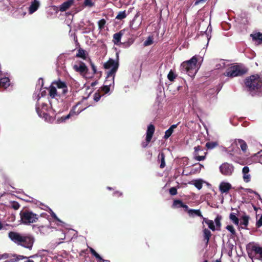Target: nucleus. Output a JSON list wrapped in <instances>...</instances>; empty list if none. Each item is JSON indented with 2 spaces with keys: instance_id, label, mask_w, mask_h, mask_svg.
Masks as SVG:
<instances>
[{
  "instance_id": "1",
  "label": "nucleus",
  "mask_w": 262,
  "mask_h": 262,
  "mask_svg": "<svg viewBox=\"0 0 262 262\" xmlns=\"http://www.w3.org/2000/svg\"><path fill=\"white\" fill-rule=\"evenodd\" d=\"M119 67L118 60H115L113 59L109 60L104 63V67L107 70V76L106 78L105 83L106 85L104 88V90L106 93L109 91L108 86L111 85V82L114 83L115 73L117 71Z\"/></svg>"
},
{
  "instance_id": "2",
  "label": "nucleus",
  "mask_w": 262,
  "mask_h": 262,
  "mask_svg": "<svg viewBox=\"0 0 262 262\" xmlns=\"http://www.w3.org/2000/svg\"><path fill=\"white\" fill-rule=\"evenodd\" d=\"M68 92L66 83L60 80L53 81L48 88L49 95L51 98L64 96Z\"/></svg>"
},
{
  "instance_id": "3",
  "label": "nucleus",
  "mask_w": 262,
  "mask_h": 262,
  "mask_svg": "<svg viewBox=\"0 0 262 262\" xmlns=\"http://www.w3.org/2000/svg\"><path fill=\"white\" fill-rule=\"evenodd\" d=\"M246 87L250 91L262 93V76L252 75L247 78L245 81Z\"/></svg>"
},
{
  "instance_id": "4",
  "label": "nucleus",
  "mask_w": 262,
  "mask_h": 262,
  "mask_svg": "<svg viewBox=\"0 0 262 262\" xmlns=\"http://www.w3.org/2000/svg\"><path fill=\"white\" fill-rule=\"evenodd\" d=\"M39 100V99H38L36 105V110L38 115L40 117L44 118L46 121L52 122L54 120V119L48 113L52 108L51 103L50 102L49 99L48 100L49 104L46 102H40Z\"/></svg>"
},
{
  "instance_id": "5",
  "label": "nucleus",
  "mask_w": 262,
  "mask_h": 262,
  "mask_svg": "<svg viewBox=\"0 0 262 262\" xmlns=\"http://www.w3.org/2000/svg\"><path fill=\"white\" fill-rule=\"evenodd\" d=\"M196 62L195 56H193L189 60L183 62L180 67L181 72L191 77H194L198 70Z\"/></svg>"
},
{
  "instance_id": "6",
  "label": "nucleus",
  "mask_w": 262,
  "mask_h": 262,
  "mask_svg": "<svg viewBox=\"0 0 262 262\" xmlns=\"http://www.w3.org/2000/svg\"><path fill=\"white\" fill-rule=\"evenodd\" d=\"M86 100V99H82V100L80 102L77 103V104L75 106H74L72 110H71L69 114L66 116H63L60 118H58L57 120V122L61 123L65 122L67 120L71 118V117L78 115L80 113H81L82 111H83L87 107V106L83 107H79L77 110V107L82 103H84V100Z\"/></svg>"
},
{
  "instance_id": "7",
  "label": "nucleus",
  "mask_w": 262,
  "mask_h": 262,
  "mask_svg": "<svg viewBox=\"0 0 262 262\" xmlns=\"http://www.w3.org/2000/svg\"><path fill=\"white\" fill-rule=\"evenodd\" d=\"M86 100V99H82V100L80 102L77 103V104L75 106H74L72 110H71L69 114L66 116H63L60 118H58L57 120V122L61 123L65 122L67 120L71 118V117L78 115L80 113H81L82 111H83L87 107V106L83 107H79L77 110V107L82 103H84V100Z\"/></svg>"
},
{
  "instance_id": "8",
  "label": "nucleus",
  "mask_w": 262,
  "mask_h": 262,
  "mask_svg": "<svg viewBox=\"0 0 262 262\" xmlns=\"http://www.w3.org/2000/svg\"><path fill=\"white\" fill-rule=\"evenodd\" d=\"M19 215L22 223L26 225L35 223L38 219V214L28 210L21 211Z\"/></svg>"
},
{
  "instance_id": "9",
  "label": "nucleus",
  "mask_w": 262,
  "mask_h": 262,
  "mask_svg": "<svg viewBox=\"0 0 262 262\" xmlns=\"http://www.w3.org/2000/svg\"><path fill=\"white\" fill-rule=\"evenodd\" d=\"M247 71V69L242 65L236 64L230 67L224 74L228 77H234L242 76Z\"/></svg>"
},
{
  "instance_id": "10",
  "label": "nucleus",
  "mask_w": 262,
  "mask_h": 262,
  "mask_svg": "<svg viewBox=\"0 0 262 262\" xmlns=\"http://www.w3.org/2000/svg\"><path fill=\"white\" fill-rule=\"evenodd\" d=\"M34 242L35 238L33 236L29 234H24L21 237V240L18 245L21 246L29 250H31L33 248Z\"/></svg>"
},
{
  "instance_id": "11",
  "label": "nucleus",
  "mask_w": 262,
  "mask_h": 262,
  "mask_svg": "<svg viewBox=\"0 0 262 262\" xmlns=\"http://www.w3.org/2000/svg\"><path fill=\"white\" fill-rule=\"evenodd\" d=\"M260 247L258 244L254 242L248 243L246 245V249L249 257L253 259L255 256L257 255Z\"/></svg>"
},
{
  "instance_id": "12",
  "label": "nucleus",
  "mask_w": 262,
  "mask_h": 262,
  "mask_svg": "<svg viewBox=\"0 0 262 262\" xmlns=\"http://www.w3.org/2000/svg\"><path fill=\"white\" fill-rule=\"evenodd\" d=\"M43 80L40 78L38 80V85H39V90L35 91L34 94V97L35 98H41L46 97L49 95L48 89L47 90L45 88H41L43 86Z\"/></svg>"
},
{
  "instance_id": "13",
  "label": "nucleus",
  "mask_w": 262,
  "mask_h": 262,
  "mask_svg": "<svg viewBox=\"0 0 262 262\" xmlns=\"http://www.w3.org/2000/svg\"><path fill=\"white\" fill-rule=\"evenodd\" d=\"M203 148L201 146L198 145L194 147L193 155L195 160L201 161L206 159L207 152H203Z\"/></svg>"
},
{
  "instance_id": "14",
  "label": "nucleus",
  "mask_w": 262,
  "mask_h": 262,
  "mask_svg": "<svg viewBox=\"0 0 262 262\" xmlns=\"http://www.w3.org/2000/svg\"><path fill=\"white\" fill-rule=\"evenodd\" d=\"M221 173L226 176H231L234 171V166L232 164L225 162L219 167Z\"/></svg>"
},
{
  "instance_id": "15",
  "label": "nucleus",
  "mask_w": 262,
  "mask_h": 262,
  "mask_svg": "<svg viewBox=\"0 0 262 262\" xmlns=\"http://www.w3.org/2000/svg\"><path fill=\"white\" fill-rule=\"evenodd\" d=\"M73 67L76 72L79 73L81 75H85L88 71L85 64L81 61L75 62Z\"/></svg>"
},
{
  "instance_id": "16",
  "label": "nucleus",
  "mask_w": 262,
  "mask_h": 262,
  "mask_svg": "<svg viewBox=\"0 0 262 262\" xmlns=\"http://www.w3.org/2000/svg\"><path fill=\"white\" fill-rule=\"evenodd\" d=\"M24 234L15 232V231H10L8 233V237L16 245H18L20 241L21 240V237Z\"/></svg>"
},
{
  "instance_id": "17",
  "label": "nucleus",
  "mask_w": 262,
  "mask_h": 262,
  "mask_svg": "<svg viewBox=\"0 0 262 262\" xmlns=\"http://www.w3.org/2000/svg\"><path fill=\"white\" fill-rule=\"evenodd\" d=\"M231 185L227 182H221L219 186V189L221 193H227L231 189Z\"/></svg>"
},
{
  "instance_id": "18",
  "label": "nucleus",
  "mask_w": 262,
  "mask_h": 262,
  "mask_svg": "<svg viewBox=\"0 0 262 262\" xmlns=\"http://www.w3.org/2000/svg\"><path fill=\"white\" fill-rule=\"evenodd\" d=\"M155 130V126L153 124H149L148 126L146 131V140L150 142Z\"/></svg>"
},
{
  "instance_id": "19",
  "label": "nucleus",
  "mask_w": 262,
  "mask_h": 262,
  "mask_svg": "<svg viewBox=\"0 0 262 262\" xmlns=\"http://www.w3.org/2000/svg\"><path fill=\"white\" fill-rule=\"evenodd\" d=\"M252 40L255 42L257 45H260L262 43V33L260 32H253L250 34Z\"/></svg>"
},
{
  "instance_id": "20",
  "label": "nucleus",
  "mask_w": 262,
  "mask_h": 262,
  "mask_svg": "<svg viewBox=\"0 0 262 262\" xmlns=\"http://www.w3.org/2000/svg\"><path fill=\"white\" fill-rule=\"evenodd\" d=\"M40 6V3L37 0H34L29 7V13L30 14H33L38 9Z\"/></svg>"
},
{
  "instance_id": "21",
  "label": "nucleus",
  "mask_w": 262,
  "mask_h": 262,
  "mask_svg": "<svg viewBox=\"0 0 262 262\" xmlns=\"http://www.w3.org/2000/svg\"><path fill=\"white\" fill-rule=\"evenodd\" d=\"M203 234L204 241L205 242L206 246L208 245L209 239L212 235L210 231L206 228H205L203 230Z\"/></svg>"
},
{
  "instance_id": "22",
  "label": "nucleus",
  "mask_w": 262,
  "mask_h": 262,
  "mask_svg": "<svg viewBox=\"0 0 262 262\" xmlns=\"http://www.w3.org/2000/svg\"><path fill=\"white\" fill-rule=\"evenodd\" d=\"M74 0H69L62 3L59 7V10L61 12L66 11L74 4Z\"/></svg>"
},
{
  "instance_id": "23",
  "label": "nucleus",
  "mask_w": 262,
  "mask_h": 262,
  "mask_svg": "<svg viewBox=\"0 0 262 262\" xmlns=\"http://www.w3.org/2000/svg\"><path fill=\"white\" fill-rule=\"evenodd\" d=\"M10 84V80L8 77H0V86L3 88H8Z\"/></svg>"
},
{
  "instance_id": "24",
  "label": "nucleus",
  "mask_w": 262,
  "mask_h": 262,
  "mask_svg": "<svg viewBox=\"0 0 262 262\" xmlns=\"http://www.w3.org/2000/svg\"><path fill=\"white\" fill-rule=\"evenodd\" d=\"M158 161L160 163V168L163 169L165 167L166 164L165 161V155L164 152H161L159 154Z\"/></svg>"
},
{
  "instance_id": "25",
  "label": "nucleus",
  "mask_w": 262,
  "mask_h": 262,
  "mask_svg": "<svg viewBox=\"0 0 262 262\" xmlns=\"http://www.w3.org/2000/svg\"><path fill=\"white\" fill-rule=\"evenodd\" d=\"M203 223H205L206 224H207L208 228L212 231H214L215 230H216L214 224V222L212 220H209L205 217H203Z\"/></svg>"
},
{
  "instance_id": "26",
  "label": "nucleus",
  "mask_w": 262,
  "mask_h": 262,
  "mask_svg": "<svg viewBox=\"0 0 262 262\" xmlns=\"http://www.w3.org/2000/svg\"><path fill=\"white\" fill-rule=\"evenodd\" d=\"M188 214L190 216L192 217H193L194 215H196L201 217L202 219L204 217L201 213L200 210L199 209L196 210L190 209L189 210H188Z\"/></svg>"
},
{
  "instance_id": "27",
  "label": "nucleus",
  "mask_w": 262,
  "mask_h": 262,
  "mask_svg": "<svg viewBox=\"0 0 262 262\" xmlns=\"http://www.w3.org/2000/svg\"><path fill=\"white\" fill-rule=\"evenodd\" d=\"M249 216L247 215H243L241 218V225L244 226L243 228L247 229L249 224Z\"/></svg>"
},
{
  "instance_id": "28",
  "label": "nucleus",
  "mask_w": 262,
  "mask_h": 262,
  "mask_svg": "<svg viewBox=\"0 0 262 262\" xmlns=\"http://www.w3.org/2000/svg\"><path fill=\"white\" fill-rule=\"evenodd\" d=\"M122 35L123 33L121 31H120L119 32L115 33L113 35V42L114 44H118V43L120 41Z\"/></svg>"
},
{
  "instance_id": "29",
  "label": "nucleus",
  "mask_w": 262,
  "mask_h": 262,
  "mask_svg": "<svg viewBox=\"0 0 262 262\" xmlns=\"http://www.w3.org/2000/svg\"><path fill=\"white\" fill-rule=\"evenodd\" d=\"M222 219V216L220 215H217L215 220H214V222H215V225H216V230H221V226H222V224H221V220Z\"/></svg>"
},
{
  "instance_id": "30",
  "label": "nucleus",
  "mask_w": 262,
  "mask_h": 262,
  "mask_svg": "<svg viewBox=\"0 0 262 262\" xmlns=\"http://www.w3.org/2000/svg\"><path fill=\"white\" fill-rule=\"evenodd\" d=\"M236 215V213L231 212L229 215V219L235 225H238L239 224V219Z\"/></svg>"
},
{
  "instance_id": "31",
  "label": "nucleus",
  "mask_w": 262,
  "mask_h": 262,
  "mask_svg": "<svg viewBox=\"0 0 262 262\" xmlns=\"http://www.w3.org/2000/svg\"><path fill=\"white\" fill-rule=\"evenodd\" d=\"M219 145L217 142H208L206 143L205 146L207 149H212Z\"/></svg>"
},
{
  "instance_id": "32",
  "label": "nucleus",
  "mask_w": 262,
  "mask_h": 262,
  "mask_svg": "<svg viewBox=\"0 0 262 262\" xmlns=\"http://www.w3.org/2000/svg\"><path fill=\"white\" fill-rule=\"evenodd\" d=\"M184 205L183 202L180 200H174L173 202V204L172 205V208H181L182 206Z\"/></svg>"
},
{
  "instance_id": "33",
  "label": "nucleus",
  "mask_w": 262,
  "mask_h": 262,
  "mask_svg": "<svg viewBox=\"0 0 262 262\" xmlns=\"http://www.w3.org/2000/svg\"><path fill=\"white\" fill-rule=\"evenodd\" d=\"M238 144L239 145L241 149L243 151H246L247 148V145L246 143L242 139L238 140Z\"/></svg>"
},
{
  "instance_id": "34",
  "label": "nucleus",
  "mask_w": 262,
  "mask_h": 262,
  "mask_svg": "<svg viewBox=\"0 0 262 262\" xmlns=\"http://www.w3.org/2000/svg\"><path fill=\"white\" fill-rule=\"evenodd\" d=\"M76 57L82 58L83 59H85L86 58V55L85 51L82 49H80L78 50V52L76 54Z\"/></svg>"
},
{
  "instance_id": "35",
  "label": "nucleus",
  "mask_w": 262,
  "mask_h": 262,
  "mask_svg": "<svg viewBox=\"0 0 262 262\" xmlns=\"http://www.w3.org/2000/svg\"><path fill=\"white\" fill-rule=\"evenodd\" d=\"M95 2L94 0H84L83 2V6L85 7L91 8L94 6Z\"/></svg>"
},
{
  "instance_id": "36",
  "label": "nucleus",
  "mask_w": 262,
  "mask_h": 262,
  "mask_svg": "<svg viewBox=\"0 0 262 262\" xmlns=\"http://www.w3.org/2000/svg\"><path fill=\"white\" fill-rule=\"evenodd\" d=\"M91 253L95 256L97 259L101 260V261H104V259H103L96 252V251L93 249L92 248H91L90 249Z\"/></svg>"
},
{
  "instance_id": "37",
  "label": "nucleus",
  "mask_w": 262,
  "mask_h": 262,
  "mask_svg": "<svg viewBox=\"0 0 262 262\" xmlns=\"http://www.w3.org/2000/svg\"><path fill=\"white\" fill-rule=\"evenodd\" d=\"M193 185L196 188H198L199 190H200L202 188V186H203L202 181L201 180H195L193 182Z\"/></svg>"
},
{
  "instance_id": "38",
  "label": "nucleus",
  "mask_w": 262,
  "mask_h": 262,
  "mask_svg": "<svg viewBox=\"0 0 262 262\" xmlns=\"http://www.w3.org/2000/svg\"><path fill=\"white\" fill-rule=\"evenodd\" d=\"M106 24V20L104 19H101L98 22V28L100 30L104 29Z\"/></svg>"
},
{
  "instance_id": "39",
  "label": "nucleus",
  "mask_w": 262,
  "mask_h": 262,
  "mask_svg": "<svg viewBox=\"0 0 262 262\" xmlns=\"http://www.w3.org/2000/svg\"><path fill=\"white\" fill-rule=\"evenodd\" d=\"M126 16L125 11H121L118 13L116 18L117 19H122Z\"/></svg>"
},
{
  "instance_id": "40",
  "label": "nucleus",
  "mask_w": 262,
  "mask_h": 262,
  "mask_svg": "<svg viewBox=\"0 0 262 262\" xmlns=\"http://www.w3.org/2000/svg\"><path fill=\"white\" fill-rule=\"evenodd\" d=\"M173 131L171 130L170 128H169L165 133V135L164 136V138L165 139H168L172 134Z\"/></svg>"
},
{
  "instance_id": "41",
  "label": "nucleus",
  "mask_w": 262,
  "mask_h": 262,
  "mask_svg": "<svg viewBox=\"0 0 262 262\" xmlns=\"http://www.w3.org/2000/svg\"><path fill=\"white\" fill-rule=\"evenodd\" d=\"M226 228L230 231L231 234L233 235H235L236 234L235 230L232 225H227Z\"/></svg>"
},
{
  "instance_id": "42",
  "label": "nucleus",
  "mask_w": 262,
  "mask_h": 262,
  "mask_svg": "<svg viewBox=\"0 0 262 262\" xmlns=\"http://www.w3.org/2000/svg\"><path fill=\"white\" fill-rule=\"evenodd\" d=\"M14 257H15V261H17L21 259H28V257L24 255L14 254Z\"/></svg>"
},
{
  "instance_id": "43",
  "label": "nucleus",
  "mask_w": 262,
  "mask_h": 262,
  "mask_svg": "<svg viewBox=\"0 0 262 262\" xmlns=\"http://www.w3.org/2000/svg\"><path fill=\"white\" fill-rule=\"evenodd\" d=\"M167 78L170 81H172L175 79L176 75L172 71H170L167 75Z\"/></svg>"
},
{
  "instance_id": "44",
  "label": "nucleus",
  "mask_w": 262,
  "mask_h": 262,
  "mask_svg": "<svg viewBox=\"0 0 262 262\" xmlns=\"http://www.w3.org/2000/svg\"><path fill=\"white\" fill-rule=\"evenodd\" d=\"M11 207L14 210H18L20 207L19 204L17 202H12L11 204Z\"/></svg>"
},
{
  "instance_id": "45",
  "label": "nucleus",
  "mask_w": 262,
  "mask_h": 262,
  "mask_svg": "<svg viewBox=\"0 0 262 262\" xmlns=\"http://www.w3.org/2000/svg\"><path fill=\"white\" fill-rule=\"evenodd\" d=\"M169 192L171 195H175L178 193L177 189L174 187L170 188Z\"/></svg>"
},
{
  "instance_id": "46",
  "label": "nucleus",
  "mask_w": 262,
  "mask_h": 262,
  "mask_svg": "<svg viewBox=\"0 0 262 262\" xmlns=\"http://www.w3.org/2000/svg\"><path fill=\"white\" fill-rule=\"evenodd\" d=\"M152 38L151 37H148L147 39L145 40L144 42V45L145 46H148L152 43Z\"/></svg>"
},
{
  "instance_id": "47",
  "label": "nucleus",
  "mask_w": 262,
  "mask_h": 262,
  "mask_svg": "<svg viewBox=\"0 0 262 262\" xmlns=\"http://www.w3.org/2000/svg\"><path fill=\"white\" fill-rule=\"evenodd\" d=\"M243 179L245 182H249L250 181V175L248 173L243 174Z\"/></svg>"
},
{
  "instance_id": "48",
  "label": "nucleus",
  "mask_w": 262,
  "mask_h": 262,
  "mask_svg": "<svg viewBox=\"0 0 262 262\" xmlns=\"http://www.w3.org/2000/svg\"><path fill=\"white\" fill-rule=\"evenodd\" d=\"M256 226L257 228H259L262 226V215L260 216V218L257 221Z\"/></svg>"
},
{
  "instance_id": "49",
  "label": "nucleus",
  "mask_w": 262,
  "mask_h": 262,
  "mask_svg": "<svg viewBox=\"0 0 262 262\" xmlns=\"http://www.w3.org/2000/svg\"><path fill=\"white\" fill-rule=\"evenodd\" d=\"M257 255H258V257L256 258L262 261V247L259 250Z\"/></svg>"
},
{
  "instance_id": "50",
  "label": "nucleus",
  "mask_w": 262,
  "mask_h": 262,
  "mask_svg": "<svg viewBox=\"0 0 262 262\" xmlns=\"http://www.w3.org/2000/svg\"><path fill=\"white\" fill-rule=\"evenodd\" d=\"M9 257V255L7 253H4L3 254H0V259H7Z\"/></svg>"
},
{
  "instance_id": "51",
  "label": "nucleus",
  "mask_w": 262,
  "mask_h": 262,
  "mask_svg": "<svg viewBox=\"0 0 262 262\" xmlns=\"http://www.w3.org/2000/svg\"><path fill=\"white\" fill-rule=\"evenodd\" d=\"M242 172L243 174H247L249 172V168L248 166H245L243 167Z\"/></svg>"
},
{
  "instance_id": "52",
  "label": "nucleus",
  "mask_w": 262,
  "mask_h": 262,
  "mask_svg": "<svg viewBox=\"0 0 262 262\" xmlns=\"http://www.w3.org/2000/svg\"><path fill=\"white\" fill-rule=\"evenodd\" d=\"M51 215L55 220H56L58 222H61L60 220L57 217V215L54 212L52 211V212L51 213Z\"/></svg>"
},
{
  "instance_id": "53",
  "label": "nucleus",
  "mask_w": 262,
  "mask_h": 262,
  "mask_svg": "<svg viewBox=\"0 0 262 262\" xmlns=\"http://www.w3.org/2000/svg\"><path fill=\"white\" fill-rule=\"evenodd\" d=\"M18 12L22 17H24L26 14V12H24L22 9H18Z\"/></svg>"
},
{
  "instance_id": "54",
  "label": "nucleus",
  "mask_w": 262,
  "mask_h": 262,
  "mask_svg": "<svg viewBox=\"0 0 262 262\" xmlns=\"http://www.w3.org/2000/svg\"><path fill=\"white\" fill-rule=\"evenodd\" d=\"M150 142H148L146 140L145 142H143L141 144V146L143 148H145L147 146V145H148L149 143Z\"/></svg>"
},
{
  "instance_id": "55",
  "label": "nucleus",
  "mask_w": 262,
  "mask_h": 262,
  "mask_svg": "<svg viewBox=\"0 0 262 262\" xmlns=\"http://www.w3.org/2000/svg\"><path fill=\"white\" fill-rule=\"evenodd\" d=\"M181 208H183L184 209V210L187 212V213H188V210H189V209L187 205L184 204V205L182 206Z\"/></svg>"
},
{
  "instance_id": "56",
  "label": "nucleus",
  "mask_w": 262,
  "mask_h": 262,
  "mask_svg": "<svg viewBox=\"0 0 262 262\" xmlns=\"http://www.w3.org/2000/svg\"><path fill=\"white\" fill-rule=\"evenodd\" d=\"M91 67H92V68L94 73H96V67L94 66V64L93 63H91Z\"/></svg>"
},
{
  "instance_id": "57",
  "label": "nucleus",
  "mask_w": 262,
  "mask_h": 262,
  "mask_svg": "<svg viewBox=\"0 0 262 262\" xmlns=\"http://www.w3.org/2000/svg\"><path fill=\"white\" fill-rule=\"evenodd\" d=\"M257 156L260 158V159H262V150L259 151L257 154Z\"/></svg>"
},
{
  "instance_id": "58",
  "label": "nucleus",
  "mask_w": 262,
  "mask_h": 262,
  "mask_svg": "<svg viewBox=\"0 0 262 262\" xmlns=\"http://www.w3.org/2000/svg\"><path fill=\"white\" fill-rule=\"evenodd\" d=\"M177 126H178V124H173L169 128L170 129H171V130H172V131H173V129L174 128H176L177 127Z\"/></svg>"
},
{
  "instance_id": "59",
  "label": "nucleus",
  "mask_w": 262,
  "mask_h": 262,
  "mask_svg": "<svg viewBox=\"0 0 262 262\" xmlns=\"http://www.w3.org/2000/svg\"><path fill=\"white\" fill-rule=\"evenodd\" d=\"M38 256V254H35L31 255V256H30L29 257H28V258H35V257H37Z\"/></svg>"
},
{
  "instance_id": "60",
  "label": "nucleus",
  "mask_w": 262,
  "mask_h": 262,
  "mask_svg": "<svg viewBox=\"0 0 262 262\" xmlns=\"http://www.w3.org/2000/svg\"><path fill=\"white\" fill-rule=\"evenodd\" d=\"M222 63L223 64V66H222L221 64H219L220 66H219L218 65H216V68L217 69H220V68H221L223 67L224 66V62L222 61Z\"/></svg>"
},
{
  "instance_id": "61",
  "label": "nucleus",
  "mask_w": 262,
  "mask_h": 262,
  "mask_svg": "<svg viewBox=\"0 0 262 262\" xmlns=\"http://www.w3.org/2000/svg\"><path fill=\"white\" fill-rule=\"evenodd\" d=\"M205 0H197L196 2H195V4H198L200 3H201L202 2H204Z\"/></svg>"
},
{
  "instance_id": "62",
  "label": "nucleus",
  "mask_w": 262,
  "mask_h": 262,
  "mask_svg": "<svg viewBox=\"0 0 262 262\" xmlns=\"http://www.w3.org/2000/svg\"><path fill=\"white\" fill-rule=\"evenodd\" d=\"M3 228V225L2 222L0 221V230Z\"/></svg>"
},
{
  "instance_id": "63",
  "label": "nucleus",
  "mask_w": 262,
  "mask_h": 262,
  "mask_svg": "<svg viewBox=\"0 0 262 262\" xmlns=\"http://www.w3.org/2000/svg\"><path fill=\"white\" fill-rule=\"evenodd\" d=\"M151 3L154 4H155V5H156V0H151Z\"/></svg>"
},
{
  "instance_id": "64",
  "label": "nucleus",
  "mask_w": 262,
  "mask_h": 262,
  "mask_svg": "<svg viewBox=\"0 0 262 262\" xmlns=\"http://www.w3.org/2000/svg\"><path fill=\"white\" fill-rule=\"evenodd\" d=\"M25 262H34V261L33 260L28 259L27 260L25 261Z\"/></svg>"
}]
</instances>
